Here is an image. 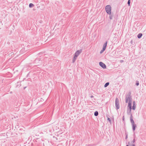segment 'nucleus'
Returning <instances> with one entry per match:
<instances>
[{
  "label": "nucleus",
  "mask_w": 146,
  "mask_h": 146,
  "mask_svg": "<svg viewBox=\"0 0 146 146\" xmlns=\"http://www.w3.org/2000/svg\"><path fill=\"white\" fill-rule=\"evenodd\" d=\"M135 137L134 139H133V140L132 141V143H134L135 142Z\"/></svg>",
  "instance_id": "dca6fc26"
},
{
  "label": "nucleus",
  "mask_w": 146,
  "mask_h": 146,
  "mask_svg": "<svg viewBox=\"0 0 146 146\" xmlns=\"http://www.w3.org/2000/svg\"><path fill=\"white\" fill-rule=\"evenodd\" d=\"M142 36V33H140L138 34L137 35V37L139 38H141V36Z\"/></svg>",
  "instance_id": "1a4fd4ad"
},
{
  "label": "nucleus",
  "mask_w": 146,
  "mask_h": 146,
  "mask_svg": "<svg viewBox=\"0 0 146 146\" xmlns=\"http://www.w3.org/2000/svg\"><path fill=\"white\" fill-rule=\"evenodd\" d=\"M81 50H77L74 54V56L77 57L79 54L81 53Z\"/></svg>",
  "instance_id": "423d86ee"
},
{
  "label": "nucleus",
  "mask_w": 146,
  "mask_h": 146,
  "mask_svg": "<svg viewBox=\"0 0 146 146\" xmlns=\"http://www.w3.org/2000/svg\"><path fill=\"white\" fill-rule=\"evenodd\" d=\"M131 145V146H135V145L134 144H133Z\"/></svg>",
  "instance_id": "5701e85b"
},
{
  "label": "nucleus",
  "mask_w": 146,
  "mask_h": 146,
  "mask_svg": "<svg viewBox=\"0 0 146 146\" xmlns=\"http://www.w3.org/2000/svg\"><path fill=\"white\" fill-rule=\"evenodd\" d=\"M98 115V111H96L94 113V115L95 116H97Z\"/></svg>",
  "instance_id": "9b49d317"
},
{
  "label": "nucleus",
  "mask_w": 146,
  "mask_h": 146,
  "mask_svg": "<svg viewBox=\"0 0 146 146\" xmlns=\"http://www.w3.org/2000/svg\"><path fill=\"white\" fill-rule=\"evenodd\" d=\"M127 135H126L125 137V139H127Z\"/></svg>",
  "instance_id": "b1692460"
},
{
  "label": "nucleus",
  "mask_w": 146,
  "mask_h": 146,
  "mask_svg": "<svg viewBox=\"0 0 146 146\" xmlns=\"http://www.w3.org/2000/svg\"><path fill=\"white\" fill-rule=\"evenodd\" d=\"M124 119H125V118H124V116H123V118H122V120L123 121H124Z\"/></svg>",
  "instance_id": "412c9836"
},
{
  "label": "nucleus",
  "mask_w": 146,
  "mask_h": 146,
  "mask_svg": "<svg viewBox=\"0 0 146 146\" xmlns=\"http://www.w3.org/2000/svg\"><path fill=\"white\" fill-rule=\"evenodd\" d=\"M24 128L23 127V128H20L19 129L20 133H21V134L23 133L21 131L22 130H23V132H24L25 130L24 129Z\"/></svg>",
  "instance_id": "9d476101"
},
{
  "label": "nucleus",
  "mask_w": 146,
  "mask_h": 146,
  "mask_svg": "<svg viewBox=\"0 0 146 146\" xmlns=\"http://www.w3.org/2000/svg\"><path fill=\"white\" fill-rule=\"evenodd\" d=\"M133 105H135V102L134 101L133 102Z\"/></svg>",
  "instance_id": "4be33fe9"
},
{
  "label": "nucleus",
  "mask_w": 146,
  "mask_h": 146,
  "mask_svg": "<svg viewBox=\"0 0 146 146\" xmlns=\"http://www.w3.org/2000/svg\"><path fill=\"white\" fill-rule=\"evenodd\" d=\"M125 100V103H128L127 107L129 108L130 110L129 113H130L131 115V114H132L131 113V111L132 109L131 104L132 99L131 98L130 94H128L126 96Z\"/></svg>",
  "instance_id": "f257e3e1"
},
{
  "label": "nucleus",
  "mask_w": 146,
  "mask_h": 146,
  "mask_svg": "<svg viewBox=\"0 0 146 146\" xmlns=\"http://www.w3.org/2000/svg\"><path fill=\"white\" fill-rule=\"evenodd\" d=\"M107 120L109 121L110 122V123H111V121L110 119V118L108 117L107 119Z\"/></svg>",
  "instance_id": "2eb2a0df"
},
{
  "label": "nucleus",
  "mask_w": 146,
  "mask_h": 146,
  "mask_svg": "<svg viewBox=\"0 0 146 146\" xmlns=\"http://www.w3.org/2000/svg\"><path fill=\"white\" fill-rule=\"evenodd\" d=\"M34 6V5L33 3H30L29 5V7L31 8L33 7Z\"/></svg>",
  "instance_id": "ddd939ff"
},
{
  "label": "nucleus",
  "mask_w": 146,
  "mask_h": 146,
  "mask_svg": "<svg viewBox=\"0 0 146 146\" xmlns=\"http://www.w3.org/2000/svg\"><path fill=\"white\" fill-rule=\"evenodd\" d=\"M109 82H107L105 84V85H104V87L105 88L106 87H107L109 85Z\"/></svg>",
  "instance_id": "f8f14e48"
},
{
  "label": "nucleus",
  "mask_w": 146,
  "mask_h": 146,
  "mask_svg": "<svg viewBox=\"0 0 146 146\" xmlns=\"http://www.w3.org/2000/svg\"><path fill=\"white\" fill-rule=\"evenodd\" d=\"M136 108V105H133V106H132V109L133 110H134Z\"/></svg>",
  "instance_id": "4468645a"
},
{
  "label": "nucleus",
  "mask_w": 146,
  "mask_h": 146,
  "mask_svg": "<svg viewBox=\"0 0 146 146\" xmlns=\"http://www.w3.org/2000/svg\"><path fill=\"white\" fill-rule=\"evenodd\" d=\"M131 123L132 125V129L133 131H134L135 130L136 127H137L136 124L135 123L133 119V116L132 114H131V115L130 118Z\"/></svg>",
  "instance_id": "f03ea898"
},
{
  "label": "nucleus",
  "mask_w": 146,
  "mask_h": 146,
  "mask_svg": "<svg viewBox=\"0 0 146 146\" xmlns=\"http://www.w3.org/2000/svg\"><path fill=\"white\" fill-rule=\"evenodd\" d=\"M130 0H128V2H127V4L129 6H130Z\"/></svg>",
  "instance_id": "a211bd4d"
},
{
  "label": "nucleus",
  "mask_w": 146,
  "mask_h": 146,
  "mask_svg": "<svg viewBox=\"0 0 146 146\" xmlns=\"http://www.w3.org/2000/svg\"><path fill=\"white\" fill-rule=\"evenodd\" d=\"M77 57H76L74 56L73 58L72 59V62L73 63H74L75 62V61L77 59Z\"/></svg>",
  "instance_id": "6e6552de"
},
{
  "label": "nucleus",
  "mask_w": 146,
  "mask_h": 146,
  "mask_svg": "<svg viewBox=\"0 0 146 146\" xmlns=\"http://www.w3.org/2000/svg\"><path fill=\"white\" fill-rule=\"evenodd\" d=\"M126 146H128V145H126Z\"/></svg>",
  "instance_id": "a878e982"
},
{
  "label": "nucleus",
  "mask_w": 146,
  "mask_h": 146,
  "mask_svg": "<svg viewBox=\"0 0 146 146\" xmlns=\"http://www.w3.org/2000/svg\"><path fill=\"white\" fill-rule=\"evenodd\" d=\"M115 106L117 110L119 109V102L117 98H116L115 101Z\"/></svg>",
  "instance_id": "20e7f679"
},
{
  "label": "nucleus",
  "mask_w": 146,
  "mask_h": 146,
  "mask_svg": "<svg viewBox=\"0 0 146 146\" xmlns=\"http://www.w3.org/2000/svg\"><path fill=\"white\" fill-rule=\"evenodd\" d=\"M107 41H106L104 44L102 49H103L105 50V49H106V47L107 45Z\"/></svg>",
  "instance_id": "0eeeda50"
},
{
  "label": "nucleus",
  "mask_w": 146,
  "mask_h": 146,
  "mask_svg": "<svg viewBox=\"0 0 146 146\" xmlns=\"http://www.w3.org/2000/svg\"><path fill=\"white\" fill-rule=\"evenodd\" d=\"M104 50H104V49H102V50H101V51H100V54L102 53Z\"/></svg>",
  "instance_id": "6ab92c4d"
},
{
  "label": "nucleus",
  "mask_w": 146,
  "mask_h": 146,
  "mask_svg": "<svg viewBox=\"0 0 146 146\" xmlns=\"http://www.w3.org/2000/svg\"><path fill=\"white\" fill-rule=\"evenodd\" d=\"M110 15L109 17L110 19H112V16L111 15Z\"/></svg>",
  "instance_id": "aec40b11"
},
{
  "label": "nucleus",
  "mask_w": 146,
  "mask_h": 146,
  "mask_svg": "<svg viewBox=\"0 0 146 146\" xmlns=\"http://www.w3.org/2000/svg\"><path fill=\"white\" fill-rule=\"evenodd\" d=\"M111 7L110 5H106L105 7L106 12L108 15H111Z\"/></svg>",
  "instance_id": "7ed1b4c3"
},
{
  "label": "nucleus",
  "mask_w": 146,
  "mask_h": 146,
  "mask_svg": "<svg viewBox=\"0 0 146 146\" xmlns=\"http://www.w3.org/2000/svg\"><path fill=\"white\" fill-rule=\"evenodd\" d=\"M93 97H94V96H91V98H93Z\"/></svg>",
  "instance_id": "393cba45"
},
{
  "label": "nucleus",
  "mask_w": 146,
  "mask_h": 146,
  "mask_svg": "<svg viewBox=\"0 0 146 146\" xmlns=\"http://www.w3.org/2000/svg\"><path fill=\"white\" fill-rule=\"evenodd\" d=\"M99 65L102 68L104 69H105L106 68V65L103 62H100L99 63Z\"/></svg>",
  "instance_id": "39448f33"
},
{
  "label": "nucleus",
  "mask_w": 146,
  "mask_h": 146,
  "mask_svg": "<svg viewBox=\"0 0 146 146\" xmlns=\"http://www.w3.org/2000/svg\"><path fill=\"white\" fill-rule=\"evenodd\" d=\"M135 84L137 86H138L139 85V82L138 81H136V83Z\"/></svg>",
  "instance_id": "f3484780"
}]
</instances>
